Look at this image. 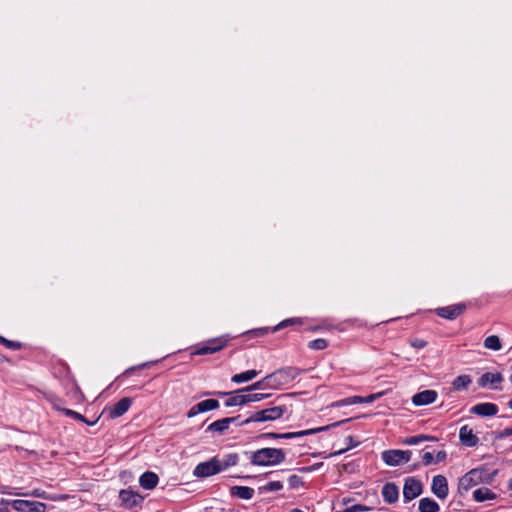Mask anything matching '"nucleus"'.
I'll use <instances>...</instances> for the list:
<instances>
[{
    "label": "nucleus",
    "instance_id": "obj_1",
    "mask_svg": "<svg viewBox=\"0 0 512 512\" xmlns=\"http://www.w3.org/2000/svg\"><path fill=\"white\" fill-rule=\"evenodd\" d=\"M285 460V453L277 448H262L255 451L251 456L254 465L269 466L280 464Z\"/></svg>",
    "mask_w": 512,
    "mask_h": 512
},
{
    "label": "nucleus",
    "instance_id": "obj_2",
    "mask_svg": "<svg viewBox=\"0 0 512 512\" xmlns=\"http://www.w3.org/2000/svg\"><path fill=\"white\" fill-rule=\"evenodd\" d=\"M286 411L284 405L273 406L263 410L253 412L248 418L238 423L239 426L250 423L271 422L280 419Z\"/></svg>",
    "mask_w": 512,
    "mask_h": 512
},
{
    "label": "nucleus",
    "instance_id": "obj_3",
    "mask_svg": "<svg viewBox=\"0 0 512 512\" xmlns=\"http://www.w3.org/2000/svg\"><path fill=\"white\" fill-rule=\"evenodd\" d=\"M298 373L293 368H285L278 370L274 373L267 375V380L269 381V388L271 389H279L281 386H284L294 380L297 377Z\"/></svg>",
    "mask_w": 512,
    "mask_h": 512
},
{
    "label": "nucleus",
    "instance_id": "obj_4",
    "mask_svg": "<svg viewBox=\"0 0 512 512\" xmlns=\"http://www.w3.org/2000/svg\"><path fill=\"white\" fill-rule=\"evenodd\" d=\"M483 481V471L480 469H472L463 475L458 482V491L463 494L468 492L472 487Z\"/></svg>",
    "mask_w": 512,
    "mask_h": 512
},
{
    "label": "nucleus",
    "instance_id": "obj_5",
    "mask_svg": "<svg viewBox=\"0 0 512 512\" xmlns=\"http://www.w3.org/2000/svg\"><path fill=\"white\" fill-rule=\"evenodd\" d=\"M411 455L409 450H387L382 453V459L389 466H398L409 462Z\"/></svg>",
    "mask_w": 512,
    "mask_h": 512
},
{
    "label": "nucleus",
    "instance_id": "obj_6",
    "mask_svg": "<svg viewBox=\"0 0 512 512\" xmlns=\"http://www.w3.org/2000/svg\"><path fill=\"white\" fill-rule=\"evenodd\" d=\"M219 458L214 457L209 461L199 463L194 469L196 477L205 478L219 473Z\"/></svg>",
    "mask_w": 512,
    "mask_h": 512
},
{
    "label": "nucleus",
    "instance_id": "obj_7",
    "mask_svg": "<svg viewBox=\"0 0 512 512\" xmlns=\"http://www.w3.org/2000/svg\"><path fill=\"white\" fill-rule=\"evenodd\" d=\"M422 483L414 478L409 477L405 480L403 487V497L406 502L411 501L422 493Z\"/></svg>",
    "mask_w": 512,
    "mask_h": 512
},
{
    "label": "nucleus",
    "instance_id": "obj_8",
    "mask_svg": "<svg viewBox=\"0 0 512 512\" xmlns=\"http://www.w3.org/2000/svg\"><path fill=\"white\" fill-rule=\"evenodd\" d=\"M14 510L20 512H45L46 505L38 501L14 500L11 502Z\"/></svg>",
    "mask_w": 512,
    "mask_h": 512
},
{
    "label": "nucleus",
    "instance_id": "obj_9",
    "mask_svg": "<svg viewBox=\"0 0 512 512\" xmlns=\"http://www.w3.org/2000/svg\"><path fill=\"white\" fill-rule=\"evenodd\" d=\"M347 421H349V419L343 420V421H338V422H335V423H333L331 425H327V426H323V427H319V428L302 430V431H298V432L280 433L279 439L300 438V437H303V436H306V435L315 434L317 432L326 431V430L330 429L331 427L339 426L340 424H342L344 422H347Z\"/></svg>",
    "mask_w": 512,
    "mask_h": 512
},
{
    "label": "nucleus",
    "instance_id": "obj_10",
    "mask_svg": "<svg viewBox=\"0 0 512 512\" xmlns=\"http://www.w3.org/2000/svg\"><path fill=\"white\" fill-rule=\"evenodd\" d=\"M131 404H132L131 398L124 397V398L120 399L113 406L107 407L105 409V412H107L109 417L112 419L118 418V417L122 416L123 414H125L129 410Z\"/></svg>",
    "mask_w": 512,
    "mask_h": 512
},
{
    "label": "nucleus",
    "instance_id": "obj_11",
    "mask_svg": "<svg viewBox=\"0 0 512 512\" xmlns=\"http://www.w3.org/2000/svg\"><path fill=\"white\" fill-rule=\"evenodd\" d=\"M219 405V401L215 399L203 400L190 408V410L187 413V417L192 418L199 413H204L210 410L217 409Z\"/></svg>",
    "mask_w": 512,
    "mask_h": 512
},
{
    "label": "nucleus",
    "instance_id": "obj_12",
    "mask_svg": "<svg viewBox=\"0 0 512 512\" xmlns=\"http://www.w3.org/2000/svg\"><path fill=\"white\" fill-rule=\"evenodd\" d=\"M432 492L440 499H445L448 496V483L447 479L443 475H436L433 477Z\"/></svg>",
    "mask_w": 512,
    "mask_h": 512
},
{
    "label": "nucleus",
    "instance_id": "obj_13",
    "mask_svg": "<svg viewBox=\"0 0 512 512\" xmlns=\"http://www.w3.org/2000/svg\"><path fill=\"white\" fill-rule=\"evenodd\" d=\"M121 503L126 508H133L140 505L143 501V497L131 490H121L119 493Z\"/></svg>",
    "mask_w": 512,
    "mask_h": 512
},
{
    "label": "nucleus",
    "instance_id": "obj_14",
    "mask_svg": "<svg viewBox=\"0 0 512 512\" xmlns=\"http://www.w3.org/2000/svg\"><path fill=\"white\" fill-rule=\"evenodd\" d=\"M466 309L465 304L459 303L447 307H441L437 309V314L445 319L454 320L461 315Z\"/></svg>",
    "mask_w": 512,
    "mask_h": 512
},
{
    "label": "nucleus",
    "instance_id": "obj_15",
    "mask_svg": "<svg viewBox=\"0 0 512 512\" xmlns=\"http://www.w3.org/2000/svg\"><path fill=\"white\" fill-rule=\"evenodd\" d=\"M470 413L481 417H492L498 413V407L494 403H479L471 407Z\"/></svg>",
    "mask_w": 512,
    "mask_h": 512
},
{
    "label": "nucleus",
    "instance_id": "obj_16",
    "mask_svg": "<svg viewBox=\"0 0 512 512\" xmlns=\"http://www.w3.org/2000/svg\"><path fill=\"white\" fill-rule=\"evenodd\" d=\"M459 438L461 443L467 447H474L479 442V439L476 434H474L472 428L467 425H464L460 428Z\"/></svg>",
    "mask_w": 512,
    "mask_h": 512
},
{
    "label": "nucleus",
    "instance_id": "obj_17",
    "mask_svg": "<svg viewBox=\"0 0 512 512\" xmlns=\"http://www.w3.org/2000/svg\"><path fill=\"white\" fill-rule=\"evenodd\" d=\"M437 398V392L434 390H424L412 397V402L416 406H423L433 403Z\"/></svg>",
    "mask_w": 512,
    "mask_h": 512
},
{
    "label": "nucleus",
    "instance_id": "obj_18",
    "mask_svg": "<svg viewBox=\"0 0 512 512\" xmlns=\"http://www.w3.org/2000/svg\"><path fill=\"white\" fill-rule=\"evenodd\" d=\"M227 344V339L224 337H220L218 339L213 340L211 343L202 346L196 351V354L198 355H206V354H212L219 350H221L223 347H225Z\"/></svg>",
    "mask_w": 512,
    "mask_h": 512
},
{
    "label": "nucleus",
    "instance_id": "obj_19",
    "mask_svg": "<svg viewBox=\"0 0 512 512\" xmlns=\"http://www.w3.org/2000/svg\"><path fill=\"white\" fill-rule=\"evenodd\" d=\"M239 418H240V416L228 417V418H223V419L217 420L208 426V430L213 431V432L223 433L224 431H226L229 428L231 423L238 421Z\"/></svg>",
    "mask_w": 512,
    "mask_h": 512
},
{
    "label": "nucleus",
    "instance_id": "obj_20",
    "mask_svg": "<svg viewBox=\"0 0 512 512\" xmlns=\"http://www.w3.org/2000/svg\"><path fill=\"white\" fill-rule=\"evenodd\" d=\"M241 393L242 392L237 391H235L234 393L219 392L218 395H229V398L225 401V406L232 407L247 404L246 395Z\"/></svg>",
    "mask_w": 512,
    "mask_h": 512
},
{
    "label": "nucleus",
    "instance_id": "obj_21",
    "mask_svg": "<svg viewBox=\"0 0 512 512\" xmlns=\"http://www.w3.org/2000/svg\"><path fill=\"white\" fill-rule=\"evenodd\" d=\"M382 496L387 503H395L399 497L398 487L394 483H387L382 488Z\"/></svg>",
    "mask_w": 512,
    "mask_h": 512
},
{
    "label": "nucleus",
    "instance_id": "obj_22",
    "mask_svg": "<svg viewBox=\"0 0 512 512\" xmlns=\"http://www.w3.org/2000/svg\"><path fill=\"white\" fill-rule=\"evenodd\" d=\"M497 498V495L487 487H481L473 492V499L476 502L492 501Z\"/></svg>",
    "mask_w": 512,
    "mask_h": 512
},
{
    "label": "nucleus",
    "instance_id": "obj_23",
    "mask_svg": "<svg viewBox=\"0 0 512 512\" xmlns=\"http://www.w3.org/2000/svg\"><path fill=\"white\" fill-rule=\"evenodd\" d=\"M158 476L154 472H145L141 475L139 482L142 488L151 490L158 484Z\"/></svg>",
    "mask_w": 512,
    "mask_h": 512
},
{
    "label": "nucleus",
    "instance_id": "obj_24",
    "mask_svg": "<svg viewBox=\"0 0 512 512\" xmlns=\"http://www.w3.org/2000/svg\"><path fill=\"white\" fill-rule=\"evenodd\" d=\"M418 508L420 512H438L440 510L439 504L431 498H422Z\"/></svg>",
    "mask_w": 512,
    "mask_h": 512
},
{
    "label": "nucleus",
    "instance_id": "obj_25",
    "mask_svg": "<svg viewBox=\"0 0 512 512\" xmlns=\"http://www.w3.org/2000/svg\"><path fill=\"white\" fill-rule=\"evenodd\" d=\"M231 494L241 499L249 500L254 495V489L247 486H233L231 488Z\"/></svg>",
    "mask_w": 512,
    "mask_h": 512
},
{
    "label": "nucleus",
    "instance_id": "obj_26",
    "mask_svg": "<svg viewBox=\"0 0 512 512\" xmlns=\"http://www.w3.org/2000/svg\"><path fill=\"white\" fill-rule=\"evenodd\" d=\"M502 381V376L500 373H484L479 379L480 386H486L488 384H495Z\"/></svg>",
    "mask_w": 512,
    "mask_h": 512
},
{
    "label": "nucleus",
    "instance_id": "obj_27",
    "mask_svg": "<svg viewBox=\"0 0 512 512\" xmlns=\"http://www.w3.org/2000/svg\"><path fill=\"white\" fill-rule=\"evenodd\" d=\"M238 462V455L230 453L225 455L223 458H219V470L224 471L228 467L236 465Z\"/></svg>",
    "mask_w": 512,
    "mask_h": 512
},
{
    "label": "nucleus",
    "instance_id": "obj_28",
    "mask_svg": "<svg viewBox=\"0 0 512 512\" xmlns=\"http://www.w3.org/2000/svg\"><path fill=\"white\" fill-rule=\"evenodd\" d=\"M258 374H259V372L256 371V370H248V371H245V372H242V373H239V374H235L231 378V380H232V382L239 384V383L251 381Z\"/></svg>",
    "mask_w": 512,
    "mask_h": 512
},
{
    "label": "nucleus",
    "instance_id": "obj_29",
    "mask_svg": "<svg viewBox=\"0 0 512 512\" xmlns=\"http://www.w3.org/2000/svg\"><path fill=\"white\" fill-rule=\"evenodd\" d=\"M484 347L493 351H499L502 348L500 338L496 335L488 336L484 340Z\"/></svg>",
    "mask_w": 512,
    "mask_h": 512
},
{
    "label": "nucleus",
    "instance_id": "obj_30",
    "mask_svg": "<svg viewBox=\"0 0 512 512\" xmlns=\"http://www.w3.org/2000/svg\"><path fill=\"white\" fill-rule=\"evenodd\" d=\"M61 411L66 415V416H69L75 420H78V421H81V422H84L88 425H95L96 422L98 421L99 418H97L95 421H88L83 415H81L80 413L74 411V410H71V409H67V408H63L61 409Z\"/></svg>",
    "mask_w": 512,
    "mask_h": 512
},
{
    "label": "nucleus",
    "instance_id": "obj_31",
    "mask_svg": "<svg viewBox=\"0 0 512 512\" xmlns=\"http://www.w3.org/2000/svg\"><path fill=\"white\" fill-rule=\"evenodd\" d=\"M436 440H437V438L434 436L420 434V435L411 436V437L406 438L404 440V443L407 445H417L424 441H436Z\"/></svg>",
    "mask_w": 512,
    "mask_h": 512
},
{
    "label": "nucleus",
    "instance_id": "obj_32",
    "mask_svg": "<svg viewBox=\"0 0 512 512\" xmlns=\"http://www.w3.org/2000/svg\"><path fill=\"white\" fill-rule=\"evenodd\" d=\"M471 383V378L468 375H460L453 381V387L456 390L466 388Z\"/></svg>",
    "mask_w": 512,
    "mask_h": 512
},
{
    "label": "nucleus",
    "instance_id": "obj_33",
    "mask_svg": "<svg viewBox=\"0 0 512 512\" xmlns=\"http://www.w3.org/2000/svg\"><path fill=\"white\" fill-rule=\"evenodd\" d=\"M266 387L269 388V381L267 380V376L264 377L262 380L257 381L244 389L237 390V392L252 391V390L262 389V388H266Z\"/></svg>",
    "mask_w": 512,
    "mask_h": 512
},
{
    "label": "nucleus",
    "instance_id": "obj_34",
    "mask_svg": "<svg viewBox=\"0 0 512 512\" xmlns=\"http://www.w3.org/2000/svg\"><path fill=\"white\" fill-rule=\"evenodd\" d=\"M327 346L328 342L323 338L315 339L308 344V347L313 350H324Z\"/></svg>",
    "mask_w": 512,
    "mask_h": 512
},
{
    "label": "nucleus",
    "instance_id": "obj_35",
    "mask_svg": "<svg viewBox=\"0 0 512 512\" xmlns=\"http://www.w3.org/2000/svg\"><path fill=\"white\" fill-rule=\"evenodd\" d=\"M282 488H283V484L281 481H270L267 484H265L264 486H262L260 489L263 491L274 492V491H279Z\"/></svg>",
    "mask_w": 512,
    "mask_h": 512
},
{
    "label": "nucleus",
    "instance_id": "obj_36",
    "mask_svg": "<svg viewBox=\"0 0 512 512\" xmlns=\"http://www.w3.org/2000/svg\"><path fill=\"white\" fill-rule=\"evenodd\" d=\"M245 395L247 398V403L259 402V401H262L270 396L269 394H264V393H251V394H245Z\"/></svg>",
    "mask_w": 512,
    "mask_h": 512
},
{
    "label": "nucleus",
    "instance_id": "obj_37",
    "mask_svg": "<svg viewBox=\"0 0 512 512\" xmlns=\"http://www.w3.org/2000/svg\"><path fill=\"white\" fill-rule=\"evenodd\" d=\"M288 484H289L290 488L296 489L299 486L303 485V480L301 477L294 474L288 478Z\"/></svg>",
    "mask_w": 512,
    "mask_h": 512
},
{
    "label": "nucleus",
    "instance_id": "obj_38",
    "mask_svg": "<svg viewBox=\"0 0 512 512\" xmlns=\"http://www.w3.org/2000/svg\"><path fill=\"white\" fill-rule=\"evenodd\" d=\"M357 403H364V397L354 396L338 402V405H351Z\"/></svg>",
    "mask_w": 512,
    "mask_h": 512
},
{
    "label": "nucleus",
    "instance_id": "obj_39",
    "mask_svg": "<svg viewBox=\"0 0 512 512\" xmlns=\"http://www.w3.org/2000/svg\"><path fill=\"white\" fill-rule=\"evenodd\" d=\"M0 343L5 345L9 349L16 350V349L20 348V343L14 342V341H10V340L4 338L3 336H0Z\"/></svg>",
    "mask_w": 512,
    "mask_h": 512
},
{
    "label": "nucleus",
    "instance_id": "obj_40",
    "mask_svg": "<svg viewBox=\"0 0 512 512\" xmlns=\"http://www.w3.org/2000/svg\"><path fill=\"white\" fill-rule=\"evenodd\" d=\"M410 345L413 348L422 349V348H425L427 346V342L425 340H423V339L416 338V339H413L410 342Z\"/></svg>",
    "mask_w": 512,
    "mask_h": 512
},
{
    "label": "nucleus",
    "instance_id": "obj_41",
    "mask_svg": "<svg viewBox=\"0 0 512 512\" xmlns=\"http://www.w3.org/2000/svg\"><path fill=\"white\" fill-rule=\"evenodd\" d=\"M25 496H33L38 498H44L49 499V497L46 495V492L40 489H35L31 493L24 494Z\"/></svg>",
    "mask_w": 512,
    "mask_h": 512
},
{
    "label": "nucleus",
    "instance_id": "obj_42",
    "mask_svg": "<svg viewBox=\"0 0 512 512\" xmlns=\"http://www.w3.org/2000/svg\"><path fill=\"white\" fill-rule=\"evenodd\" d=\"M422 461L425 466H428L433 463L434 456L431 452H425L422 456Z\"/></svg>",
    "mask_w": 512,
    "mask_h": 512
},
{
    "label": "nucleus",
    "instance_id": "obj_43",
    "mask_svg": "<svg viewBox=\"0 0 512 512\" xmlns=\"http://www.w3.org/2000/svg\"><path fill=\"white\" fill-rule=\"evenodd\" d=\"M382 395V393H377V394H371L367 397H364V403H371L373 402L375 399H377L378 397H380Z\"/></svg>",
    "mask_w": 512,
    "mask_h": 512
},
{
    "label": "nucleus",
    "instance_id": "obj_44",
    "mask_svg": "<svg viewBox=\"0 0 512 512\" xmlns=\"http://www.w3.org/2000/svg\"><path fill=\"white\" fill-rule=\"evenodd\" d=\"M447 457V454L445 451H439L437 454H436V461L437 462H441V461H444Z\"/></svg>",
    "mask_w": 512,
    "mask_h": 512
},
{
    "label": "nucleus",
    "instance_id": "obj_45",
    "mask_svg": "<svg viewBox=\"0 0 512 512\" xmlns=\"http://www.w3.org/2000/svg\"><path fill=\"white\" fill-rule=\"evenodd\" d=\"M367 508L361 506V505H355L349 509V512H355V511H365Z\"/></svg>",
    "mask_w": 512,
    "mask_h": 512
},
{
    "label": "nucleus",
    "instance_id": "obj_46",
    "mask_svg": "<svg viewBox=\"0 0 512 512\" xmlns=\"http://www.w3.org/2000/svg\"><path fill=\"white\" fill-rule=\"evenodd\" d=\"M279 435L280 433H266L263 435V437H270V438H274V439H279Z\"/></svg>",
    "mask_w": 512,
    "mask_h": 512
},
{
    "label": "nucleus",
    "instance_id": "obj_47",
    "mask_svg": "<svg viewBox=\"0 0 512 512\" xmlns=\"http://www.w3.org/2000/svg\"><path fill=\"white\" fill-rule=\"evenodd\" d=\"M301 470L304 471V472H310V471L314 470V466L304 467Z\"/></svg>",
    "mask_w": 512,
    "mask_h": 512
},
{
    "label": "nucleus",
    "instance_id": "obj_48",
    "mask_svg": "<svg viewBox=\"0 0 512 512\" xmlns=\"http://www.w3.org/2000/svg\"><path fill=\"white\" fill-rule=\"evenodd\" d=\"M352 440H353L352 436H348V437H346V439H345V441H346L350 446H352V444H351V443H352Z\"/></svg>",
    "mask_w": 512,
    "mask_h": 512
},
{
    "label": "nucleus",
    "instance_id": "obj_49",
    "mask_svg": "<svg viewBox=\"0 0 512 512\" xmlns=\"http://www.w3.org/2000/svg\"><path fill=\"white\" fill-rule=\"evenodd\" d=\"M347 449H348V448L340 449V450H338V451L334 452V454H333V455H339V454H342V453H343V452H345Z\"/></svg>",
    "mask_w": 512,
    "mask_h": 512
},
{
    "label": "nucleus",
    "instance_id": "obj_50",
    "mask_svg": "<svg viewBox=\"0 0 512 512\" xmlns=\"http://www.w3.org/2000/svg\"><path fill=\"white\" fill-rule=\"evenodd\" d=\"M291 320H285L279 324V327H285Z\"/></svg>",
    "mask_w": 512,
    "mask_h": 512
},
{
    "label": "nucleus",
    "instance_id": "obj_51",
    "mask_svg": "<svg viewBox=\"0 0 512 512\" xmlns=\"http://www.w3.org/2000/svg\"><path fill=\"white\" fill-rule=\"evenodd\" d=\"M290 512H304V511L299 510V509H293V510H291Z\"/></svg>",
    "mask_w": 512,
    "mask_h": 512
},
{
    "label": "nucleus",
    "instance_id": "obj_52",
    "mask_svg": "<svg viewBox=\"0 0 512 512\" xmlns=\"http://www.w3.org/2000/svg\"><path fill=\"white\" fill-rule=\"evenodd\" d=\"M509 488L512 489V478L509 480Z\"/></svg>",
    "mask_w": 512,
    "mask_h": 512
},
{
    "label": "nucleus",
    "instance_id": "obj_53",
    "mask_svg": "<svg viewBox=\"0 0 512 512\" xmlns=\"http://www.w3.org/2000/svg\"><path fill=\"white\" fill-rule=\"evenodd\" d=\"M508 406H509V408L512 409V399L508 402Z\"/></svg>",
    "mask_w": 512,
    "mask_h": 512
},
{
    "label": "nucleus",
    "instance_id": "obj_54",
    "mask_svg": "<svg viewBox=\"0 0 512 512\" xmlns=\"http://www.w3.org/2000/svg\"><path fill=\"white\" fill-rule=\"evenodd\" d=\"M511 382H512V374H511V378H510Z\"/></svg>",
    "mask_w": 512,
    "mask_h": 512
}]
</instances>
